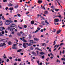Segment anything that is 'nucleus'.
Listing matches in <instances>:
<instances>
[{"mask_svg": "<svg viewBox=\"0 0 65 65\" xmlns=\"http://www.w3.org/2000/svg\"><path fill=\"white\" fill-rule=\"evenodd\" d=\"M9 6H12V4H11V3H10L9 5Z\"/></svg>", "mask_w": 65, "mask_h": 65, "instance_id": "72a5a7b5", "label": "nucleus"}, {"mask_svg": "<svg viewBox=\"0 0 65 65\" xmlns=\"http://www.w3.org/2000/svg\"><path fill=\"white\" fill-rule=\"evenodd\" d=\"M29 39H31V35H29Z\"/></svg>", "mask_w": 65, "mask_h": 65, "instance_id": "4be33fe9", "label": "nucleus"}, {"mask_svg": "<svg viewBox=\"0 0 65 65\" xmlns=\"http://www.w3.org/2000/svg\"><path fill=\"white\" fill-rule=\"evenodd\" d=\"M42 59H44V56L43 55L42 57Z\"/></svg>", "mask_w": 65, "mask_h": 65, "instance_id": "8fccbe9b", "label": "nucleus"}, {"mask_svg": "<svg viewBox=\"0 0 65 65\" xmlns=\"http://www.w3.org/2000/svg\"><path fill=\"white\" fill-rule=\"evenodd\" d=\"M9 37H12V35H9Z\"/></svg>", "mask_w": 65, "mask_h": 65, "instance_id": "338daca9", "label": "nucleus"}, {"mask_svg": "<svg viewBox=\"0 0 65 65\" xmlns=\"http://www.w3.org/2000/svg\"><path fill=\"white\" fill-rule=\"evenodd\" d=\"M17 45L16 44H14L13 45V46H15Z\"/></svg>", "mask_w": 65, "mask_h": 65, "instance_id": "052dcab7", "label": "nucleus"}, {"mask_svg": "<svg viewBox=\"0 0 65 65\" xmlns=\"http://www.w3.org/2000/svg\"><path fill=\"white\" fill-rule=\"evenodd\" d=\"M12 48L13 49H16V48H17V47L15 46H13L12 47Z\"/></svg>", "mask_w": 65, "mask_h": 65, "instance_id": "393cba45", "label": "nucleus"}, {"mask_svg": "<svg viewBox=\"0 0 65 65\" xmlns=\"http://www.w3.org/2000/svg\"><path fill=\"white\" fill-rule=\"evenodd\" d=\"M19 6V5L18 4L16 6H14V8H18Z\"/></svg>", "mask_w": 65, "mask_h": 65, "instance_id": "9d476101", "label": "nucleus"}, {"mask_svg": "<svg viewBox=\"0 0 65 65\" xmlns=\"http://www.w3.org/2000/svg\"><path fill=\"white\" fill-rule=\"evenodd\" d=\"M7 0H4L3 1V2H7Z\"/></svg>", "mask_w": 65, "mask_h": 65, "instance_id": "de8ad7c7", "label": "nucleus"}, {"mask_svg": "<svg viewBox=\"0 0 65 65\" xmlns=\"http://www.w3.org/2000/svg\"><path fill=\"white\" fill-rule=\"evenodd\" d=\"M40 54H41V55H44V53H43V52H41L40 53Z\"/></svg>", "mask_w": 65, "mask_h": 65, "instance_id": "cd10ccee", "label": "nucleus"}, {"mask_svg": "<svg viewBox=\"0 0 65 65\" xmlns=\"http://www.w3.org/2000/svg\"><path fill=\"white\" fill-rule=\"evenodd\" d=\"M54 30V31H52V32H54V33H55L56 32V31L57 30L56 29H53Z\"/></svg>", "mask_w": 65, "mask_h": 65, "instance_id": "5701e85b", "label": "nucleus"}, {"mask_svg": "<svg viewBox=\"0 0 65 65\" xmlns=\"http://www.w3.org/2000/svg\"><path fill=\"white\" fill-rule=\"evenodd\" d=\"M14 22H15V23H16L17 22V20H15L14 21Z\"/></svg>", "mask_w": 65, "mask_h": 65, "instance_id": "774afa93", "label": "nucleus"}, {"mask_svg": "<svg viewBox=\"0 0 65 65\" xmlns=\"http://www.w3.org/2000/svg\"><path fill=\"white\" fill-rule=\"evenodd\" d=\"M31 24L32 25H33V24H34V21H31Z\"/></svg>", "mask_w": 65, "mask_h": 65, "instance_id": "412c9836", "label": "nucleus"}, {"mask_svg": "<svg viewBox=\"0 0 65 65\" xmlns=\"http://www.w3.org/2000/svg\"><path fill=\"white\" fill-rule=\"evenodd\" d=\"M9 59H10V60H11V59H12V57H9Z\"/></svg>", "mask_w": 65, "mask_h": 65, "instance_id": "603ef678", "label": "nucleus"}, {"mask_svg": "<svg viewBox=\"0 0 65 65\" xmlns=\"http://www.w3.org/2000/svg\"><path fill=\"white\" fill-rule=\"evenodd\" d=\"M37 16H38V17H42V16L41 15H39V14H38L37 15Z\"/></svg>", "mask_w": 65, "mask_h": 65, "instance_id": "79ce46f5", "label": "nucleus"}, {"mask_svg": "<svg viewBox=\"0 0 65 65\" xmlns=\"http://www.w3.org/2000/svg\"><path fill=\"white\" fill-rule=\"evenodd\" d=\"M38 3L39 4H40V3H42V1H41V0H38Z\"/></svg>", "mask_w": 65, "mask_h": 65, "instance_id": "423d86ee", "label": "nucleus"}, {"mask_svg": "<svg viewBox=\"0 0 65 65\" xmlns=\"http://www.w3.org/2000/svg\"><path fill=\"white\" fill-rule=\"evenodd\" d=\"M5 24L6 25H9L10 24V23L9 22H5Z\"/></svg>", "mask_w": 65, "mask_h": 65, "instance_id": "ddd939ff", "label": "nucleus"}, {"mask_svg": "<svg viewBox=\"0 0 65 65\" xmlns=\"http://www.w3.org/2000/svg\"><path fill=\"white\" fill-rule=\"evenodd\" d=\"M2 31H3V30H5V28H4V27H3L2 28Z\"/></svg>", "mask_w": 65, "mask_h": 65, "instance_id": "864d4df0", "label": "nucleus"}, {"mask_svg": "<svg viewBox=\"0 0 65 65\" xmlns=\"http://www.w3.org/2000/svg\"><path fill=\"white\" fill-rule=\"evenodd\" d=\"M32 45V44L31 43H29L28 44V46H31V45Z\"/></svg>", "mask_w": 65, "mask_h": 65, "instance_id": "b1692460", "label": "nucleus"}, {"mask_svg": "<svg viewBox=\"0 0 65 65\" xmlns=\"http://www.w3.org/2000/svg\"><path fill=\"white\" fill-rule=\"evenodd\" d=\"M2 25V21H0V26H1V25Z\"/></svg>", "mask_w": 65, "mask_h": 65, "instance_id": "a878e982", "label": "nucleus"}, {"mask_svg": "<svg viewBox=\"0 0 65 65\" xmlns=\"http://www.w3.org/2000/svg\"><path fill=\"white\" fill-rule=\"evenodd\" d=\"M21 61V59H19V58L18 59V62H20V61Z\"/></svg>", "mask_w": 65, "mask_h": 65, "instance_id": "37998d69", "label": "nucleus"}, {"mask_svg": "<svg viewBox=\"0 0 65 65\" xmlns=\"http://www.w3.org/2000/svg\"><path fill=\"white\" fill-rule=\"evenodd\" d=\"M2 20H5V18H4V17L3 16L2 17Z\"/></svg>", "mask_w": 65, "mask_h": 65, "instance_id": "7c9ffc66", "label": "nucleus"}, {"mask_svg": "<svg viewBox=\"0 0 65 65\" xmlns=\"http://www.w3.org/2000/svg\"><path fill=\"white\" fill-rule=\"evenodd\" d=\"M11 27H9L8 28V29L10 31H11V32H12L13 31V29H12V28H11Z\"/></svg>", "mask_w": 65, "mask_h": 65, "instance_id": "f03ea898", "label": "nucleus"}, {"mask_svg": "<svg viewBox=\"0 0 65 65\" xmlns=\"http://www.w3.org/2000/svg\"><path fill=\"white\" fill-rule=\"evenodd\" d=\"M30 50H33L34 48H33V47H30Z\"/></svg>", "mask_w": 65, "mask_h": 65, "instance_id": "5fc2aeb1", "label": "nucleus"}, {"mask_svg": "<svg viewBox=\"0 0 65 65\" xmlns=\"http://www.w3.org/2000/svg\"><path fill=\"white\" fill-rule=\"evenodd\" d=\"M9 20H6L5 22H9Z\"/></svg>", "mask_w": 65, "mask_h": 65, "instance_id": "a18cd8bd", "label": "nucleus"}, {"mask_svg": "<svg viewBox=\"0 0 65 65\" xmlns=\"http://www.w3.org/2000/svg\"><path fill=\"white\" fill-rule=\"evenodd\" d=\"M55 11H58L59 10V9H55Z\"/></svg>", "mask_w": 65, "mask_h": 65, "instance_id": "c756f323", "label": "nucleus"}, {"mask_svg": "<svg viewBox=\"0 0 65 65\" xmlns=\"http://www.w3.org/2000/svg\"><path fill=\"white\" fill-rule=\"evenodd\" d=\"M59 21V19H55L54 20V21L55 23H57V22H58Z\"/></svg>", "mask_w": 65, "mask_h": 65, "instance_id": "20e7f679", "label": "nucleus"}, {"mask_svg": "<svg viewBox=\"0 0 65 65\" xmlns=\"http://www.w3.org/2000/svg\"><path fill=\"white\" fill-rule=\"evenodd\" d=\"M2 34H4V31H2Z\"/></svg>", "mask_w": 65, "mask_h": 65, "instance_id": "3c124183", "label": "nucleus"}, {"mask_svg": "<svg viewBox=\"0 0 65 65\" xmlns=\"http://www.w3.org/2000/svg\"><path fill=\"white\" fill-rule=\"evenodd\" d=\"M37 29L38 30V31H39L40 30L41 28H39V27H38Z\"/></svg>", "mask_w": 65, "mask_h": 65, "instance_id": "c03bdc74", "label": "nucleus"}, {"mask_svg": "<svg viewBox=\"0 0 65 65\" xmlns=\"http://www.w3.org/2000/svg\"><path fill=\"white\" fill-rule=\"evenodd\" d=\"M54 44H53L54 45H55L56 44V41H55L54 42Z\"/></svg>", "mask_w": 65, "mask_h": 65, "instance_id": "ea45409f", "label": "nucleus"}, {"mask_svg": "<svg viewBox=\"0 0 65 65\" xmlns=\"http://www.w3.org/2000/svg\"><path fill=\"white\" fill-rule=\"evenodd\" d=\"M23 41L24 42H26L27 41V40H25L24 39H23Z\"/></svg>", "mask_w": 65, "mask_h": 65, "instance_id": "c85d7f7f", "label": "nucleus"}, {"mask_svg": "<svg viewBox=\"0 0 65 65\" xmlns=\"http://www.w3.org/2000/svg\"><path fill=\"white\" fill-rule=\"evenodd\" d=\"M8 44L9 45H10V44H11V42H10V41L8 43Z\"/></svg>", "mask_w": 65, "mask_h": 65, "instance_id": "f704fd0d", "label": "nucleus"}, {"mask_svg": "<svg viewBox=\"0 0 65 65\" xmlns=\"http://www.w3.org/2000/svg\"><path fill=\"white\" fill-rule=\"evenodd\" d=\"M56 1L57 2V3H58L59 5L60 6H61V5H60V3L59 2H58V1Z\"/></svg>", "mask_w": 65, "mask_h": 65, "instance_id": "a19ab883", "label": "nucleus"}, {"mask_svg": "<svg viewBox=\"0 0 65 65\" xmlns=\"http://www.w3.org/2000/svg\"><path fill=\"white\" fill-rule=\"evenodd\" d=\"M29 42H30V43H32V44H33L34 42H33V40H30Z\"/></svg>", "mask_w": 65, "mask_h": 65, "instance_id": "9b49d317", "label": "nucleus"}, {"mask_svg": "<svg viewBox=\"0 0 65 65\" xmlns=\"http://www.w3.org/2000/svg\"><path fill=\"white\" fill-rule=\"evenodd\" d=\"M56 17H59V18H61V19H62V16H61V15L59 14V15L58 16H56Z\"/></svg>", "mask_w": 65, "mask_h": 65, "instance_id": "dca6fc26", "label": "nucleus"}, {"mask_svg": "<svg viewBox=\"0 0 65 65\" xmlns=\"http://www.w3.org/2000/svg\"><path fill=\"white\" fill-rule=\"evenodd\" d=\"M31 61H32V62H34V60H33V59H31Z\"/></svg>", "mask_w": 65, "mask_h": 65, "instance_id": "6e6d98bb", "label": "nucleus"}, {"mask_svg": "<svg viewBox=\"0 0 65 65\" xmlns=\"http://www.w3.org/2000/svg\"><path fill=\"white\" fill-rule=\"evenodd\" d=\"M61 32V30L59 29L58 31H57V34H59Z\"/></svg>", "mask_w": 65, "mask_h": 65, "instance_id": "0eeeda50", "label": "nucleus"}, {"mask_svg": "<svg viewBox=\"0 0 65 65\" xmlns=\"http://www.w3.org/2000/svg\"><path fill=\"white\" fill-rule=\"evenodd\" d=\"M9 10H13V8H9Z\"/></svg>", "mask_w": 65, "mask_h": 65, "instance_id": "e433bc0d", "label": "nucleus"}, {"mask_svg": "<svg viewBox=\"0 0 65 65\" xmlns=\"http://www.w3.org/2000/svg\"><path fill=\"white\" fill-rule=\"evenodd\" d=\"M64 45V43H61L60 44V46H61L62 45Z\"/></svg>", "mask_w": 65, "mask_h": 65, "instance_id": "4c0bfd02", "label": "nucleus"}, {"mask_svg": "<svg viewBox=\"0 0 65 65\" xmlns=\"http://www.w3.org/2000/svg\"><path fill=\"white\" fill-rule=\"evenodd\" d=\"M7 62H9V59H7L6 60Z\"/></svg>", "mask_w": 65, "mask_h": 65, "instance_id": "09e8293b", "label": "nucleus"}, {"mask_svg": "<svg viewBox=\"0 0 65 65\" xmlns=\"http://www.w3.org/2000/svg\"><path fill=\"white\" fill-rule=\"evenodd\" d=\"M43 29H41V32H43Z\"/></svg>", "mask_w": 65, "mask_h": 65, "instance_id": "69168bd1", "label": "nucleus"}, {"mask_svg": "<svg viewBox=\"0 0 65 65\" xmlns=\"http://www.w3.org/2000/svg\"><path fill=\"white\" fill-rule=\"evenodd\" d=\"M34 40H36V41H39V40L37 38H34Z\"/></svg>", "mask_w": 65, "mask_h": 65, "instance_id": "4468645a", "label": "nucleus"}, {"mask_svg": "<svg viewBox=\"0 0 65 65\" xmlns=\"http://www.w3.org/2000/svg\"><path fill=\"white\" fill-rule=\"evenodd\" d=\"M61 59L62 60V61H63V60L64 61H65V59L64 58H61Z\"/></svg>", "mask_w": 65, "mask_h": 65, "instance_id": "2f4dec72", "label": "nucleus"}, {"mask_svg": "<svg viewBox=\"0 0 65 65\" xmlns=\"http://www.w3.org/2000/svg\"><path fill=\"white\" fill-rule=\"evenodd\" d=\"M39 31L38 30H36V31H35L34 32H33L32 33H37V32H38Z\"/></svg>", "mask_w": 65, "mask_h": 65, "instance_id": "aec40b11", "label": "nucleus"}, {"mask_svg": "<svg viewBox=\"0 0 65 65\" xmlns=\"http://www.w3.org/2000/svg\"><path fill=\"white\" fill-rule=\"evenodd\" d=\"M17 15L18 16V17H21V15L20 14H18Z\"/></svg>", "mask_w": 65, "mask_h": 65, "instance_id": "58836bf2", "label": "nucleus"}, {"mask_svg": "<svg viewBox=\"0 0 65 65\" xmlns=\"http://www.w3.org/2000/svg\"><path fill=\"white\" fill-rule=\"evenodd\" d=\"M26 45H28V43H23V46L24 47V48H26L27 46H26Z\"/></svg>", "mask_w": 65, "mask_h": 65, "instance_id": "f257e3e1", "label": "nucleus"}, {"mask_svg": "<svg viewBox=\"0 0 65 65\" xmlns=\"http://www.w3.org/2000/svg\"><path fill=\"white\" fill-rule=\"evenodd\" d=\"M32 54L33 55H35V56H36V54L34 52H32Z\"/></svg>", "mask_w": 65, "mask_h": 65, "instance_id": "a211bd4d", "label": "nucleus"}, {"mask_svg": "<svg viewBox=\"0 0 65 65\" xmlns=\"http://www.w3.org/2000/svg\"><path fill=\"white\" fill-rule=\"evenodd\" d=\"M16 25L15 24H11L10 26V28H13L14 27H15Z\"/></svg>", "mask_w": 65, "mask_h": 65, "instance_id": "7ed1b4c3", "label": "nucleus"}, {"mask_svg": "<svg viewBox=\"0 0 65 65\" xmlns=\"http://www.w3.org/2000/svg\"><path fill=\"white\" fill-rule=\"evenodd\" d=\"M57 62H59V63H60L61 62L60 61V60H59L58 59H57L56 61Z\"/></svg>", "mask_w": 65, "mask_h": 65, "instance_id": "c9c22d12", "label": "nucleus"}, {"mask_svg": "<svg viewBox=\"0 0 65 65\" xmlns=\"http://www.w3.org/2000/svg\"><path fill=\"white\" fill-rule=\"evenodd\" d=\"M45 44V43H43L42 45V46H44V45Z\"/></svg>", "mask_w": 65, "mask_h": 65, "instance_id": "13d9d810", "label": "nucleus"}, {"mask_svg": "<svg viewBox=\"0 0 65 65\" xmlns=\"http://www.w3.org/2000/svg\"><path fill=\"white\" fill-rule=\"evenodd\" d=\"M47 13H48V11H45L44 12V14H47Z\"/></svg>", "mask_w": 65, "mask_h": 65, "instance_id": "f8f14e48", "label": "nucleus"}, {"mask_svg": "<svg viewBox=\"0 0 65 65\" xmlns=\"http://www.w3.org/2000/svg\"><path fill=\"white\" fill-rule=\"evenodd\" d=\"M22 51V49H19V50H18L17 51V52H21V51Z\"/></svg>", "mask_w": 65, "mask_h": 65, "instance_id": "f3484780", "label": "nucleus"}, {"mask_svg": "<svg viewBox=\"0 0 65 65\" xmlns=\"http://www.w3.org/2000/svg\"><path fill=\"white\" fill-rule=\"evenodd\" d=\"M0 31H2V28L1 27H0Z\"/></svg>", "mask_w": 65, "mask_h": 65, "instance_id": "473e14b6", "label": "nucleus"}, {"mask_svg": "<svg viewBox=\"0 0 65 65\" xmlns=\"http://www.w3.org/2000/svg\"><path fill=\"white\" fill-rule=\"evenodd\" d=\"M20 54L21 55H24V53H20Z\"/></svg>", "mask_w": 65, "mask_h": 65, "instance_id": "0e129e2a", "label": "nucleus"}, {"mask_svg": "<svg viewBox=\"0 0 65 65\" xmlns=\"http://www.w3.org/2000/svg\"><path fill=\"white\" fill-rule=\"evenodd\" d=\"M37 63L39 64V60L37 61Z\"/></svg>", "mask_w": 65, "mask_h": 65, "instance_id": "680f3d73", "label": "nucleus"}, {"mask_svg": "<svg viewBox=\"0 0 65 65\" xmlns=\"http://www.w3.org/2000/svg\"><path fill=\"white\" fill-rule=\"evenodd\" d=\"M35 50H39L40 51H42V50H41V49H40L38 48V47H36L35 48Z\"/></svg>", "mask_w": 65, "mask_h": 65, "instance_id": "1a4fd4ad", "label": "nucleus"}, {"mask_svg": "<svg viewBox=\"0 0 65 65\" xmlns=\"http://www.w3.org/2000/svg\"><path fill=\"white\" fill-rule=\"evenodd\" d=\"M45 23L47 24L48 25L49 24V23H48V22H47V20H45Z\"/></svg>", "mask_w": 65, "mask_h": 65, "instance_id": "6ab92c4d", "label": "nucleus"}, {"mask_svg": "<svg viewBox=\"0 0 65 65\" xmlns=\"http://www.w3.org/2000/svg\"><path fill=\"white\" fill-rule=\"evenodd\" d=\"M57 48H55L54 49V50H53V51H54V52H55V51H56V50H57Z\"/></svg>", "mask_w": 65, "mask_h": 65, "instance_id": "4d7b16f0", "label": "nucleus"}, {"mask_svg": "<svg viewBox=\"0 0 65 65\" xmlns=\"http://www.w3.org/2000/svg\"><path fill=\"white\" fill-rule=\"evenodd\" d=\"M0 36H3V35L0 32Z\"/></svg>", "mask_w": 65, "mask_h": 65, "instance_id": "bf43d9fd", "label": "nucleus"}, {"mask_svg": "<svg viewBox=\"0 0 65 65\" xmlns=\"http://www.w3.org/2000/svg\"><path fill=\"white\" fill-rule=\"evenodd\" d=\"M17 35L19 36H21V35L20 32H18L17 33Z\"/></svg>", "mask_w": 65, "mask_h": 65, "instance_id": "2eb2a0df", "label": "nucleus"}, {"mask_svg": "<svg viewBox=\"0 0 65 65\" xmlns=\"http://www.w3.org/2000/svg\"><path fill=\"white\" fill-rule=\"evenodd\" d=\"M6 45V44H5V43H4L3 44V43H1V44H0V47H2L3 46H4V45Z\"/></svg>", "mask_w": 65, "mask_h": 65, "instance_id": "39448f33", "label": "nucleus"}, {"mask_svg": "<svg viewBox=\"0 0 65 65\" xmlns=\"http://www.w3.org/2000/svg\"><path fill=\"white\" fill-rule=\"evenodd\" d=\"M13 22V21L12 20H9V23H12Z\"/></svg>", "mask_w": 65, "mask_h": 65, "instance_id": "bb28decb", "label": "nucleus"}, {"mask_svg": "<svg viewBox=\"0 0 65 65\" xmlns=\"http://www.w3.org/2000/svg\"><path fill=\"white\" fill-rule=\"evenodd\" d=\"M57 46V47L56 48H58V47H59V46H60V45H57L56 44V45L55 46H54V48H55V47H56V46Z\"/></svg>", "mask_w": 65, "mask_h": 65, "instance_id": "6e6552de", "label": "nucleus"}, {"mask_svg": "<svg viewBox=\"0 0 65 65\" xmlns=\"http://www.w3.org/2000/svg\"><path fill=\"white\" fill-rule=\"evenodd\" d=\"M5 32H6V33H7V32H7V30H5Z\"/></svg>", "mask_w": 65, "mask_h": 65, "instance_id": "e2e57ef3", "label": "nucleus"}, {"mask_svg": "<svg viewBox=\"0 0 65 65\" xmlns=\"http://www.w3.org/2000/svg\"><path fill=\"white\" fill-rule=\"evenodd\" d=\"M24 28H27V25H24Z\"/></svg>", "mask_w": 65, "mask_h": 65, "instance_id": "49530a36", "label": "nucleus"}]
</instances>
